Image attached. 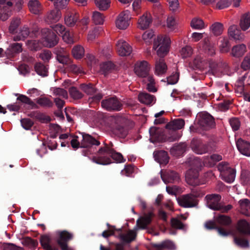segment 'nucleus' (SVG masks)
<instances>
[{
  "label": "nucleus",
  "instance_id": "obj_34",
  "mask_svg": "<svg viewBox=\"0 0 250 250\" xmlns=\"http://www.w3.org/2000/svg\"><path fill=\"white\" fill-rule=\"evenodd\" d=\"M84 54V50L83 47L80 45H77L72 49V54L74 58L80 59L83 57Z\"/></svg>",
  "mask_w": 250,
  "mask_h": 250
},
{
  "label": "nucleus",
  "instance_id": "obj_16",
  "mask_svg": "<svg viewBox=\"0 0 250 250\" xmlns=\"http://www.w3.org/2000/svg\"><path fill=\"white\" fill-rule=\"evenodd\" d=\"M187 146L185 142L176 143L170 149V154L173 156H181L186 152Z\"/></svg>",
  "mask_w": 250,
  "mask_h": 250
},
{
  "label": "nucleus",
  "instance_id": "obj_5",
  "mask_svg": "<svg viewBox=\"0 0 250 250\" xmlns=\"http://www.w3.org/2000/svg\"><path fill=\"white\" fill-rule=\"evenodd\" d=\"M136 236L137 232L135 230H129L127 233H120L119 237L122 243L116 244L114 250H124V244L130 243L136 239Z\"/></svg>",
  "mask_w": 250,
  "mask_h": 250
},
{
  "label": "nucleus",
  "instance_id": "obj_2",
  "mask_svg": "<svg viewBox=\"0 0 250 250\" xmlns=\"http://www.w3.org/2000/svg\"><path fill=\"white\" fill-rule=\"evenodd\" d=\"M208 207L214 210H220L222 213H226L232 208L231 205L222 206L219 202L221 200V196L219 194H209L206 196Z\"/></svg>",
  "mask_w": 250,
  "mask_h": 250
},
{
  "label": "nucleus",
  "instance_id": "obj_27",
  "mask_svg": "<svg viewBox=\"0 0 250 250\" xmlns=\"http://www.w3.org/2000/svg\"><path fill=\"white\" fill-rule=\"evenodd\" d=\"M62 13L61 11L55 8L51 10L47 15L46 21L49 23L56 22L61 18Z\"/></svg>",
  "mask_w": 250,
  "mask_h": 250
},
{
  "label": "nucleus",
  "instance_id": "obj_60",
  "mask_svg": "<svg viewBox=\"0 0 250 250\" xmlns=\"http://www.w3.org/2000/svg\"><path fill=\"white\" fill-rule=\"evenodd\" d=\"M229 124L233 131L238 130L240 126V122L237 118H232L229 120Z\"/></svg>",
  "mask_w": 250,
  "mask_h": 250
},
{
  "label": "nucleus",
  "instance_id": "obj_53",
  "mask_svg": "<svg viewBox=\"0 0 250 250\" xmlns=\"http://www.w3.org/2000/svg\"><path fill=\"white\" fill-rule=\"evenodd\" d=\"M248 74H246L243 77H242L240 79H239L237 81L238 85L235 90L236 92H239L240 94L244 92V81L245 79L247 77Z\"/></svg>",
  "mask_w": 250,
  "mask_h": 250
},
{
  "label": "nucleus",
  "instance_id": "obj_32",
  "mask_svg": "<svg viewBox=\"0 0 250 250\" xmlns=\"http://www.w3.org/2000/svg\"><path fill=\"white\" fill-rule=\"evenodd\" d=\"M40 241L42 247L45 250H57L56 249L52 248L50 243L51 239L47 235H42L40 238Z\"/></svg>",
  "mask_w": 250,
  "mask_h": 250
},
{
  "label": "nucleus",
  "instance_id": "obj_39",
  "mask_svg": "<svg viewBox=\"0 0 250 250\" xmlns=\"http://www.w3.org/2000/svg\"><path fill=\"white\" fill-rule=\"evenodd\" d=\"M35 71L40 75L46 76L48 73V69L41 62L36 63L34 65Z\"/></svg>",
  "mask_w": 250,
  "mask_h": 250
},
{
  "label": "nucleus",
  "instance_id": "obj_45",
  "mask_svg": "<svg viewBox=\"0 0 250 250\" xmlns=\"http://www.w3.org/2000/svg\"><path fill=\"white\" fill-rule=\"evenodd\" d=\"M235 170L229 168L227 172L223 174L224 180L228 183L232 182L235 177Z\"/></svg>",
  "mask_w": 250,
  "mask_h": 250
},
{
  "label": "nucleus",
  "instance_id": "obj_57",
  "mask_svg": "<svg viewBox=\"0 0 250 250\" xmlns=\"http://www.w3.org/2000/svg\"><path fill=\"white\" fill-rule=\"evenodd\" d=\"M93 160L94 162L97 164H101V165H107L111 163V159L109 157H100L98 158L96 157H94L93 158Z\"/></svg>",
  "mask_w": 250,
  "mask_h": 250
},
{
  "label": "nucleus",
  "instance_id": "obj_61",
  "mask_svg": "<svg viewBox=\"0 0 250 250\" xmlns=\"http://www.w3.org/2000/svg\"><path fill=\"white\" fill-rule=\"evenodd\" d=\"M109 155L113 159L120 163L121 162L123 159L122 155L120 153L116 152L113 148H111L110 150Z\"/></svg>",
  "mask_w": 250,
  "mask_h": 250
},
{
  "label": "nucleus",
  "instance_id": "obj_62",
  "mask_svg": "<svg viewBox=\"0 0 250 250\" xmlns=\"http://www.w3.org/2000/svg\"><path fill=\"white\" fill-rule=\"evenodd\" d=\"M239 206L242 209L248 210L250 209V201L248 199H243L239 201Z\"/></svg>",
  "mask_w": 250,
  "mask_h": 250
},
{
  "label": "nucleus",
  "instance_id": "obj_9",
  "mask_svg": "<svg viewBox=\"0 0 250 250\" xmlns=\"http://www.w3.org/2000/svg\"><path fill=\"white\" fill-rule=\"evenodd\" d=\"M128 10L121 12L116 21V25L118 28L122 30L125 29L129 26V21L131 19Z\"/></svg>",
  "mask_w": 250,
  "mask_h": 250
},
{
  "label": "nucleus",
  "instance_id": "obj_50",
  "mask_svg": "<svg viewBox=\"0 0 250 250\" xmlns=\"http://www.w3.org/2000/svg\"><path fill=\"white\" fill-rule=\"evenodd\" d=\"M171 225L172 227L179 229H184L185 225L178 218H172L171 219Z\"/></svg>",
  "mask_w": 250,
  "mask_h": 250
},
{
  "label": "nucleus",
  "instance_id": "obj_36",
  "mask_svg": "<svg viewBox=\"0 0 250 250\" xmlns=\"http://www.w3.org/2000/svg\"><path fill=\"white\" fill-rule=\"evenodd\" d=\"M68 91L70 96L74 100L81 99L84 96L75 86L70 87L68 89Z\"/></svg>",
  "mask_w": 250,
  "mask_h": 250
},
{
  "label": "nucleus",
  "instance_id": "obj_28",
  "mask_svg": "<svg viewBox=\"0 0 250 250\" xmlns=\"http://www.w3.org/2000/svg\"><path fill=\"white\" fill-rule=\"evenodd\" d=\"M246 46L244 44L234 45L231 49V55L236 58L242 57L246 52Z\"/></svg>",
  "mask_w": 250,
  "mask_h": 250
},
{
  "label": "nucleus",
  "instance_id": "obj_58",
  "mask_svg": "<svg viewBox=\"0 0 250 250\" xmlns=\"http://www.w3.org/2000/svg\"><path fill=\"white\" fill-rule=\"evenodd\" d=\"M192 53V48L189 46H186L182 48L180 54L183 58H187L191 55Z\"/></svg>",
  "mask_w": 250,
  "mask_h": 250
},
{
  "label": "nucleus",
  "instance_id": "obj_3",
  "mask_svg": "<svg viewBox=\"0 0 250 250\" xmlns=\"http://www.w3.org/2000/svg\"><path fill=\"white\" fill-rule=\"evenodd\" d=\"M42 38L44 39V44L45 46L49 48L55 46L58 43L59 38L55 32L52 29L44 28L41 30Z\"/></svg>",
  "mask_w": 250,
  "mask_h": 250
},
{
  "label": "nucleus",
  "instance_id": "obj_54",
  "mask_svg": "<svg viewBox=\"0 0 250 250\" xmlns=\"http://www.w3.org/2000/svg\"><path fill=\"white\" fill-rule=\"evenodd\" d=\"M20 23V20L18 18L13 19L9 27V31L11 33H14Z\"/></svg>",
  "mask_w": 250,
  "mask_h": 250
},
{
  "label": "nucleus",
  "instance_id": "obj_35",
  "mask_svg": "<svg viewBox=\"0 0 250 250\" xmlns=\"http://www.w3.org/2000/svg\"><path fill=\"white\" fill-rule=\"evenodd\" d=\"M216 222L222 226H229L232 222L231 218L227 215L220 214L216 218Z\"/></svg>",
  "mask_w": 250,
  "mask_h": 250
},
{
  "label": "nucleus",
  "instance_id": "obj_4",
  "mask_svg": "<svg viewBox=\"0 0 250 250\" xmlns=\"http://www.w3.org/2000/svg\"><path fill=\"white\" fill-rule=\"evenodd\" d=\"M103 108L107 111H120L122 109L123 104L116 97L108 98L103 100L101 102Z\"/></svg>",
  "mask_w": 250,
  "mask_h": 250
},
{
  "label": "nucleus",
  "instance_id": "obj_64",
  "mask_svg": "<svg viewBox=\"0 0 250 250\" xmlns=\"http://www.w3.org/2000/svg\"><path fill=\"white\" fill-rule=\"evenodd\" d=\"M241 179L246 184H250V172L248 170H244L241 173Z\"/></svg>",
  "mask_w": 250,
  "mask_h": 250
},
{
  "label": "nucleus",
  "instance_id": "obj_6",
  "mask_svg": "<svg viewBox=\"0 0 250 250\" xmlns=\"http://www.w3.org/2000/svg\"><path fill=\"white\" fill-rule=\"evenodd\" d=\"M58 234L57 242L61 250H73L67 244L68 242L73 238V234L67 230H62L59 231Z\"/></svg>",
  "mask_w": 250,
  "mask_h": 250
},
{
  "label": "nucleus",
  "instance_id": "obj_56",
  "mask_svg": "<svg viewBox=\"0 0 250 250\" xmlns=\"http://www.w3.org/2000/svg\"><path fill=\"white\" fill-rule=\"evenodd\" d=\"M51 56L52 53L49 50H44L39 55L40 58L44 62H48L51 58Z\"/></svg>",
  "mask_w": 250,
  "mask_h": 250
},
{
  "label": "nucleus",
  "instance_id": "obj_49",
  "mask_svg": "<svg viewBox=\"0 0 250 250\" xmlns=\"http://www.w3.org/2000/svg\"><path fill=\"white\" fill-rule=\"evenodd\" d=\"M114 132L116 135L119 137L125 138L127 134V130L123 126L118 125L114 129Z\"/></svg>",
  "mask_w": 250,
  "mask_h": 250
},
{
  "label": "nucleus",
  "instance_id": "obj_17",
  "mask_svg": "<svg viewBox=\"0 0 250 250\" xmlns=\"http://www.w3.org/2000/svg\"><path fill=\"white\" fill-rule=\"evenodd\" d=\"M153 155L155 161L160 165H166L169 162V157L168 153L164 150H155Z\"/></svg>",
  "mask_w": 250,
  "mask_h": 250
},
{
  "label": "nucleus",
  "instance_id": "obj_31",
  "mask_svg": "<svg viewBox=\"0 0 250 250\" xmlns=\"http://www.w3.org/2000/svg\"><path fill=\"white\" fill-rule=\"evenodd\" d=\"M19 96L17 100L20 101L21 103L29 105L31 109H38L39 106L33 101H32L29 97L22 94H16V96Z\"/></svg>",
  "mask_w": 250,
  "mask_h": 250
},
{
  "label": "nucleus",
  "instance_id": "obj_14",
  "mask_svg": "<svg viewBox=\"0 0 250 250\" xmlns=\"http://www.w3.org/2000/svg\"><path fill=\"white\" fill-rule=\"evenodd\" d=\"M161 177L166 184L178 182L180 180L179 174L173 170H167L164 172L161 171Z\"/></svg>",
  "mask_w": 250,
  "mask_h": 250
},
{
  "label": "nucleus",
  "instance_id": "obj_42",
  "mask_svg": "<svg viewBox=\"0 0 250 250\" xmlns=\"http://www.w3.org/2000/svg\"><path fill=\"white\" fill-rule=\"evenodd\" d=\"M104 18L103 14L98 11H94L93 13L92 20L96 25L103 24L104 21Z\"/></svg>",
  "mask_w": 250,
  "mask_h": 250
},
{
  "label": "nucleus",
  "instance_id": "obj_13",
  "mask_svg": "<svg viewBox=\"0 0 250 250\" xmlns=\"http://www.w3.org/2000/svg\"><path fill=\"white\" fill-rule=\"evenodd\" d=\"M148 64L147 62L146 61L137 62L134 67V72L139 77H146L148 75L149 70Z\"/></svg>",
  "mask_w": 250,
  "mask_h": 250
},
{
  "label": "nucleus",
  "instance_id": "obj_63",
  "mask_svg": "<svg viewBox=\"0 0 250 250\" xmlns=\"http://www.w3.org/2000/svg\"><path fill=\"white\" fill-rule=\"evenodd\" d=\"M241 67L245 70L250 68V52L245 57L241 63Z\"/></svg>",
  "mask_w": 250,
  "mask_h": 250
},
{
  "label": "nucleus",
  "instance_id": "obj_43",
  "mask_svg": "<svg viewBox=\"0 0 250 250\" xmlns=\"http://www.w3.org/2000/svg\"><path fill=\"white\" fill-rule=\"evenodd\" d=\"M169 136L167 138V141L171 142L178 140L182 136V133L177 130H168Z\"/></svg>",
  "mask_w": 250,
  "mask_h": 250
},
{
  "label": "nucleus",
  "instance_id": "obj_23",
  "mask_svg": "<svg viewBox=\"0 0 250 250\" xmlns=\"http://www.w3.org/2000/svg\"><path fill=\"white\" fill-rule=\"evenodd\" d=\"M239 26L241 29L245 31L250 28V12H247L241 15Z\"/></svg>",
  "mask_w": 250,
  "mask_h": 250
},
{
  "label": "nucleus",
  "instance_id": "obj_15",
  "mask_svg": "<svg viewBox=\"0 0 250 250\" xmlns=\"http://www.w3.org/2000/svg\"><path fill=\"white\" fill-rule=\"evenodd\" d=\"M236 229L239 234L250 236V224L246 220H239L237 223Z\"/></svg>",
  "mask_w": 250,
  "mask_h": 250
},
{
  "label": "nucleus",
  "instance_id": "obj_41",
  "mask_svg": "<svg viewBox=\"0 0 250 250\" xmlns=\"http://www.w3.org/2000/svg\"><path fill=\"white\" fill-rule=\"evenodd\" d=\"M114 66L115 65L111 62L108 61L101 64L100 68L103 73L106 76L108 73L114 69Z\"/></svg>",
  "mask_w": 250,
  "mask_h": 250
},
{
  "label": "nucleus",
  "instance_id": "obj_18",
  "mask_svg": "<svg viewBox=\"0 0 250 250\" xmlns=\"http://www.w3.org/2000/svg\"><path fill=\"white\" fill-rule=\"evenodd\" d=\"M100 143L92 136L88 134H83V140L81 143V147L88 148L92 145L99 146Z\"/></svg>",
  "mask_w": 250,
  "mask_h": 250
},
{
  "label": "nucleus",
  "instance_id": "obj_44",
  "mask_svg": "<svg viewBox=\"0 0 250 250\" xmlns=\"http://www.w3.org/2000/svg\"><path fill=\"white\" fill-rule=\"evenodd\" d=\"M211 29L215 36L220 35L223 31V24L220 22H215L211 25Z\"/></svg>",
  "mask_w": 250,
  "mask_h": 250
},
{
  "label": "nucleus",
  "instance_id": "obj_46",
  "mask_svg": "<svg viewBox=\"0 0 250 250\" xmlns=\"http://www.w3.org/2000/svg\"><path fill=\"white\" fill-rule=\"evenodd\" d=\"M36 103L43 107H51L53 105V102L49 99L46 97L37 99Z\"/></svg>",
  "mask_w": 250,
  "mask_h": 250
},
{
  "label": "nucleus",
  "instance_id": "obj_29",
  "mask_svg": "<svg viewBox=\"0 0 250 250\" xmlns=\"http://www.w3.org/2000/svg\"><path fill=\"white\" fill-rule=\"evenodd\" d=\"M229 35L235 40H241L243 37L241 36V31L239 29L237 25H232L228 29Z\"/></svg>",
  "mask_w": 250,
  "mask_h": 250
},
{
  "label": "nucleus",
  "instance_id": "obj_48",
  "mask_svg": "<svg viewBox=\"0 0 250 250\" xmlns=\"http://www.w3.org/2000/svg\"><path fill=\"white\" fill-rule=\"evenodd\" d=\"M191 27L196 29H201L204 27V22L201 19H193L190 22Z\"/></svg>",
  "mask_w": 250,
  "mask_h": 250
},
{
  "label": "nucleus",
  "instance_id": "obj_8",
  "mask_svg": "<svg viewBox=\"0 0 250 250\" xmlns=\"http://www.w3.org/2000/svg\"><path fill=\"white\" fill-rule=\"evenodd\" d=\"M198 120L199 125L206 129L212 128L215 126L214 118L208 113H202L200 115Z\"/></svg>",
  "mask_w": 250,
  "mask_h": 250
},
{
  "label": "nucleus",
  "instance_id": "obj_7",
  "mask_svg": "<svg viewBox=\"0 0 250 250\" xmlns=\"http://www.w3.org/2000/svg\"><path fill=\"white\" fill-rule=\"evenodd\" d=\"M13 3L8 0H0V20L6 21L11 16Z\"/></svg>",
  "mask_w": 250,
  "mask_h": 250
},
{
  "label": "nucleus",
  "instance_id": "obj_10",
  "mask_svg": "<svg viewBox=\"0 0 250 250\" xmlns=\"http://www.w3.org/2000/svg\"><path fill=\"white\" fill-rule=\"evenodd\" d=\"M179 205L184 208H191L198 205V201L191 194L184 195L177 198Z\"/></svg>",
  "mask_w": 250,
  "mask_h": 250
},
{
  "label": "nucleus",
  "instance_id": "obj_24",
  "mask_svg": "<svg viewBox=\"0 0 250 250\" xmlns=\"http://www.w3.org/2000/svg\"><path fill=\"white\" fill-rule=\"evenodd\" d=\"M185 125V121L182 119H175L167 123L165 128L167 130H179L182 129Z\"/></svg>",
  "mask_w": 250,
  "mask_h": 250
},
{
  "label": "nucleus",
  "instance_id": "obj_51",
  "mask_svg": "<svg viewBox=\"0 0 250 250\" xmlns=\"http://www.w3.org/2000/svg\"><path fill=\"white\" fill-rule=\"evenodd\" d=\"M147 80L149 83L147 84L146 89L149 92H155L157 91V89L155 86V80L152 76H148Z\"/></svg>",
  "mask_w": 250,
  "mask_h": 250
},
{
  "label": "nucleus",
  "instance_id": "obj_20",
  "mask_svg": "<svg viewBox=\"0 0 250 250\" xmlns=\"http://www.w3.org/2000/svg\"><path fill=\"white\" fill-rule=\"evenodd\" d=\"M152 21L151 16L150 14L146 13L138 20V28L141 30H145L149 27Z\"/></svg>",
  "mask_w": 250,
  "mask_h": 250
},
{
  "label": "nucleus",
  "instance_id": "obj_11",
  "mask_svg": "<svg viewBox=\"0 0 250 250\" xmlns=\"http://www.w3.org/2000/svg\"><path fill=\"white\" fill-rule=\"evenodd\" d=\"M199 177V171L194 168L188 169L185 175L187 183L192 186H197L201 184Z\"/></svg>",
  "mask_w": 250,
  "mask_h": 250
},
{
  "label": "nucleus",
  "instance_id": "obj_33",
  "mask_svg": "<svg viewBox=\"0 0 250 250\" xmlns=\"http://www.w3.org/2000/svg\"><path fill=\"white\" fill-rule=\"evenodd\" d=\"M80 89L87 95H93L97 92V89L91 83H83L80 85Z\"/></svg>",
  "mask_w": 250,
  "mask_h": 250
},
{
  "label": "nucleus",
  "instance_id": "obj_21",
  "mask_svg": "<svg viewBox=\"0 0 250 250\" xmlns=\"http://www.w3.org/2000/svg\"><path fill=\"white\" fill-rule=\"evenodd\" d=\"M236 146L242 154L247 156H250V143L240 138L236 142Z\"/></svg>",
  "mask_w": 250,
  "mask_h": 250
},
{
  "label": "nucleus",
  "instance_id": "obj_25",
  "mask_svg": "<svg viewBox=\"0 0 250 250\" xmlns=\"http://www.w3.org/2000/svg\"><path fill=\"white\" fill-rule=\"evenodd\" d=\"M79 20V14L76 12H68L64 18L66 25L69 27H73Z\"/></svg>",
  "mask_w": 250,
  "mask_h": 250
},
{
  "label": "nucleus",
  "instance_id": "obj_30",
  "mask_svg": "<svg viewBox=\"0 0 250 250\" xmlns=\"http://www.w3.org/2000/svg\"><path fill=\"white\" fill-rule=\"evenodd\" d=\"M155 97L146 92H141L138 95L139 101L145 104H150L154 101Z\"/></svg>",
  "mask_w": 250,
  "mask_h": 250
},
{
  "label": "nucleus",
  "instance_id": "obj_37",
  "mask_svg": "<svg viewBox=\"0 0 250 250\" xmlns=\"http://www.w3.org/2000/svg\"><path fill=\"white\" fill-rule=\"evenodd\" d=\"M30 11L34 14H38L40 12V3L38 0H31L28 2Z\"/></svg>",
  "mask_w": 250,
  "mask_h": 250
},
{
  "label": "nucleus",
  "instance_id": "obj_1",
  "mask_svg": "<svg viewBox=\"0 0 250 250\" xmlns=\"http://www.w3.org/2000/svg\"><path fill=\"white\" fill-rule=\"evenodd\" d=\"M170 44V40L168 37L163 38L159 35L154 41L153 49L156 50L159 47L157 50V54L160 58L156 60L155 63V71L158 75L164 74L167 70V65L163 58L168 52Z\"/></svg>",
  "mask_w": 250,
  "mask_h": 250
},
{
  "label": "nucleus",
  "instance_id": "obj_47",
  "mask_svg": "<svg viewBox=\"0 0 250 250\" xmlns=\"http://www.w3.org/2000/svg\"><path fill=\"white\" fill-rule=\"evenodd\" d=\"M189 163L190 166L191 167L190 168L197 169L198 171L201 169V167H202V162L199 158H189Z\"/></svg>",
  "mask_w": 250,
  "mask_h": 250
},
{
  "label": "nucleus",
  "instance_id": "obj_52",
  "mask_svg": "<svg viewBox=\"0 0 250 250\" xmlns=\"http://www.w3.org/2000/svg\"><path fill=\"white\" fill-rule=\"evenodd\" d=\"M35 119L41 123H48L51 120L49 116H46L44 114L38 111H37Z\"/></svg>",
  "mask_w": 250,
  "mask_h": 250
},
{
  "label": "nucleus",
  "instance_id": "obj_26",
  "mask_svg": "<svg viewBox=\"0 0 250 250\" xmlns=\"http://www.w3.org/2000/svg\"><path fill=\"white\" fill-rule=\"evenodd\" d=\"M247 236H244L242 234H238L234 236V242L238 247L242 248H248L249 247V241L247 238Z\"/></svg>",
  "mask_w": 250,
  "mask_h": 250
},
{
  "label": "nucleus",
  "instance_id": "obj_38",
  "mask_svg": "<svg viewBox=\"0 0 250 250\" xmlns=\"http://www.w3.org/2000/svg\"><path fill=\"white\" fill-rule=\"evenodd\" d=\"M94 2L96 6L101 11L108 9L111 3L110 0H94Z\"/></svg>",
  "mask_w": 250,
  "mask_h": 250
},
{
  "label": "nucleus",
  "instance_id": "obj_22",
  "mask_svg": "<svg viewBox=\"0 0 250 250\" xmlns=\"http://www.w3.org/2000/svg\"><path fill=\"white\" fill-rule=\"evenodd\" d=\"M118 53L121 56H128L132 52V47L126 42L123 40L118 42Z\"/></svg>",
  "mask_w": 250,
  "mask_h": 250
},
{
  "label": "nucleus",
  "instance_id": "obj_19",
  "mask_svg": "<svg viewBox=\"0 0 250 250\" xmlns=\"http://www.w3.org/2000/svg\"><path fill=\"white\" fill-rule=\"evenodd\" d=\"M22 44L20 43H13L11 44L9 47L4 52L6 57L9 58L13 57L15 54L22 52Z\"/></svg>",
  "mask_w": 250,
  "mask_h": 250
},
{
  "label": "nucleus",
  "instance_id": "obj_55",
  "mask_svg": "<svg viewBox=\"0 0 250 250\" xmlns=\"http://www.w3.org/2000/svg\"><path fill=\"white\" fill-rule=\"evenodd\" d=\"M1 248L2 250H24L23 248L17 246L12 243H4Z\"/></svg>",
  "mask_w": 250,
  "mask_h": 250
},
{
  "label": "nucleus",
  "instance_id": "obj_59",
  "mask_svg": "<svg viewBox=\"0 0 250 250\" xmlns=\"http://www.w3.org/2000/svg\"><path fill=\"white\" fill-rule=\"evenodd\" d=\"M230 45L228 40L224 39L220 46V50L221 53H225L229 51Z\"/></svg>",
  "mask_w": 250,
  "mask_h": 250
},
{
  "label": "nucleus",
  "instance_id": "obj_12",
  "mask_svg": "<svg viewBox=\"0 0 250 250\" xmlns=\"http://www.w3.org/2000/svg\"><path fill=\"white\" fill-rule=\"evenodd\" d=\"M151 136L150 140L152 143L163 142L165 141L163 130L160 127L152 126L149 129Z\"/></svg>",
  "mask_w": 250,
  "mask_h": 250
},
{
  "label": "nucleus",
  "instance_id": "obj_40",
  "mask_svg": "<svg viewBox=\"0 0 250 250\" xmlns=\"http://www.w3.org/2000/svg\"><path fill=\"white\" fill-rule=\"evenodd\" d=\"M22 244L29 248L34 249L38 245V242L37 240H34L29 237H26L23 238Z\"/></svg>",
  "mask_w": 250,
  "mask_h": 250
}]
</instances>
